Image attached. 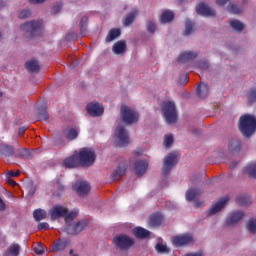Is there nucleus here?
Wrapping results in <instances>:
<instances>
[{"label": "nucleus", "mask_w": 256, "mask_h": 256, "mask_svg": "<svg viewBox=\"0 0 256 256\" xmlns=\"http://www.w3.org/2000/svg\"><path fill=\"white\" fill-rule=\"evenodd\" d=\"M77 215H79V210L74 209L69 212V209L61 205L54 206L50 211L51 219H59L61 217L65 218V221H66L65 231L66 233H68V235H79V233L87 229V225H89L88 220H81L75 224L69 223V221H73L74 219H76Z\"/></svg>", "instance_id": "f257e3e1"}, {"label": "nucleus", "mask_w": 256, "mask_h": 256, "mask_svg": "<svg viewBox=\"0 0 256 256\" xmlns=\"http://www.w3.org/2000/svg\"><path fill=\"white\" fill-rule=\"evenodd\" d=\"M67 247V240L58 239L52 246V250L54 253H59V251H63Z\"/></svg>", "instance_id": "2f4dec72"}, {"label": "nucleus", "mask_w": 256, "mask_h": 256, "mask_svg": "<svg viewBox=\"0 0 256 256\" xmlns=\"http://www.w3.org/2000/svg\"><path fill=\"white\" fill-rule=\"evenodd\" d=\"M25 67L29 73H39V70L41 69L37 60L27 61Z\"/></svg>", "instance_id": "b1692460"}, {"label": "nucleus", "mask_w": 256, "mask_h": 256, "mask_svg": "<svg viewBox=\"0 0 256 256\" xmlns=\"http://www.w3.org/2000/svg\"><path fill=\"white\" fill-rule=\"evenodd\" d=\"M72 253H73V250H70V255H72Z\"/></svg>", "instance_id": "69168bd1"}, {"label": "nucleus", "mask_w": 256, "mask_h": 256, "mask_svg": "<svg viewBox=\"0 0 256 256\" xmlns=\"http://www.w3.org/2000/svg\"><path fill=\"white\" fill-rule=\"evenodd\" d=\"M237 203L241 206L246 205L247 202H245V198L240 197L237 199Z\"/></svg>", "instance_id": "6e6d98bb"}, {"label": "nucleus", "mask_w": 256, "mask_h": 256, "mask_svg": "<svg viewBox=\"0 0 256 256\" xmlns=\"http://www.w3.org/2000/svg\"><path fill=\"white\" fill-rule=\"evenodd\" d=\"M112 51L115 53V55H121L127 51V44L125 41L120 40L113 45Z\"/></svg>", "instance_id": "4be33fe9"}, {"label": "nucleus", "mask_w": 256, "mask_h": 256, "mask_svg": "<svg viewBox=\"0 0 256 256\" xmlns=\"http://www.w3.org/2000/svg\"><path fill=\"white\" fill-rule=\"evenodd\" d=\"M164 145L167 148H169L173 145V135L172 134H168L165 136Z\"/></svg>", "instance_id": "37998d69"}, {"label": "nucleus", "mask_w": 256, "mask_h": 256, "mask_svg": "<svg viewBox=\"0 0 256 256\" xmlns=\"http://www.w3.org/2000/svg\"><path fill=\"white\" fill-rule=\"evenodd\" d=\"M16 157H20V159H24V158H25V154H23V153H18V154L16 155Z\"/></svg>", "instance_id": "e2e57ef3"}, {"label": "nucleus", "mask_w": 256, "mask_h": 256, "mask_svg": "<svg viewBox=\"0 0 256 256\" xmlns=\"http://www.w3.org/2000/svg\"><path fill=\"white\" fill-rule=\"evenodd\" d=\"M113 243L120 251H127L135 245V240L126 234H120L113 238Z\"/></svg>", "instance_id": "423d86ee"}, {"label": "nucleus", "mask_w": 256, "mask_h": 256, "mask_svg": "<svg viewBox=\"0 0 256 256\" xmlns=\"http://www.w3.org/2000/svg\"><path fill=\"white\" fill-rule=\"evenodd\" d=\"M0 155L13 157V155H15V149L9 144H0Z\"/></svg>", "instance_id": "412c9836"}, {"label": "nucleus", "mask_w": 256, "mask_h": 256, "mask_svg": "<svg viewBox=\"0 0 256 256\" xmlns=\"http://www.w3.org/2000/svg\"><path fill=\"white\" fill-rule=\"evenodd\" d=\"M198 67L200 69H209V62H207V61H200L198 63Z\"/></svg>", "instance_id": "8fccbe9b"}, {"label": "nucleus", "mask_w": 256, "mask_h": 256, "mask_svg": "<svg viewBox=\"0 0 256 256\" xmlns=\"http://www.w3.org/2000/svg\"><path fill=\"white\" fill-rule=\"evenodd\" d=\"M33 217L35 221H43V219L47 218V212L43 209H36L33 212Z\"/></svg>", "instance_id": "f704fd0d"}, {"label": "nucleus", "mask_w": 256, "mask_h": 256, "mask_svg": "<svg viewBox=\"0 0 256 256\" xmlns=\"http://www.w3.org/2000/svg\"><path fill=\"white\" fill-rule=\"evenodd\" d=\"M127 172V167L125 166H118L117 169L112 172L111 179L112 181H119L123 175Z\"/></svg>", "instance_id": "393cba45"}, {"label": "nucleus", "mask_w": 256, "mask_h": 256, "mask_svg": "<svg viewBox=\"0 0 256 256\" xmlns=\"http://www.w3.org/2000/svg\"><path fill=\"white\" fill-rule=\"evenodd\" d=\"M201 197V189L191 188L186 192V201H195Z\"/></svg>", "instance_id": "aec40b11"}, {"label": "nucleus", "mask_w": 256, "mask_h": 256, "mask_svg": "<svg viewBox=\"0 0 256 256\" xmlns=\"http://www.w3.org/2000/svg\"><path fill=\"white\" fill-rule=\"evenodd\" d=\"M248 231L250 233H252L253 235H255L256 233V219H250L249 222H248Z\"/></svg>", "instance_id": "79ce46f5"}, {"label": "nucleus", "mask_w": 256, "mask_h": 256, "mask_svg": "<svg viewBox=\"0 0 256 256\" xmlns=\"http://www.w3.org/2000/svg\"><path fill=\"white\" fill-rule=\"evenodd\" d=\"M147 31L148 33H155V31H157V24H155L153 21H148Z\"/></svg>", "instance_id": "c03bdc74"}, {"label": "nucleus", "mask_w": 256, "mask_h": 256, "mask_svg": "<svg viewBox=\"0 0 256 256\" xmlns=\"http://www.w3.org/2000/svg\"><path fill=\"white\" fill-rule=\"evenodd\" d=\"M245 214L243 211H235L232 212L227 218H226V225L229 227L231 225H236V223H239L243 219Z\"/></svg>", "instance_id": "dca6fc26"}, {"label": "nucleus", "mask_w": 256, "mask_h": 256, "mask_svg": "<svg viewBox=\"0 0 256 256\" xmlns=\"http://www.w3.org/2000/svg\"><path fill=\"white\" fill-rule=\"evenodd\" d=\"M249 99H250V101H256V89L250 90Z\"/></svg>", "instance_id": "603ef678"}, {"label": "nucleus", "mask_w": 256, "mask_h": 256, "mask_svg": "<svg viewBox=\"0 0 256 256\" xmlns=\"http://www.w3.org/2000/svg\"><path fill=\"white\" fill-rule=\"evenodd\" d=\"M137 15H139L138 10L131 11L129 14L126 15V17L123 21V25L125 27H129V25H131L133 23V21H135V17H137Z\"/></svg>", "instance_id": "c85d7f7f"}, {"label": "nucleus", "mask_w": 256, "mask_h": 256, "mask_svg": "<svg viewBox=\"0 0 256 256\" xmlns=\"http://www.w3.org/2000/svg\"><path fill=\"white\" fill-rule=\"evenodd\" d=\"M194 27L195 23H193L191 20H186L184 35H191V33H193Z\"/></svg>", "instance_id": "4c0bfd02"}, {"label": "nucleus", "mask_w": 256, "mask_h": 256, "mask_svg": "<svg viewBox=\"0 0 256 256\" xmlns=\"http://www.w3.org/2000/svg\"><path fill=\"white\" fill-rule=\"evenodd\" d=\"M230 167L231 169H235V167H237V162H232Z\"/></svg>", "instance_id": "0e129e2a"}, {"label": "nucleus", "mask_w": 256, "mask_h": 256, "mask_svg": "<svg viewBox=\"0 0 256 256\" xmlns=\"http://www.w3.org/2000/svg\"><path fill=\"white\" fill-rule=\"evenodd\" d=\"M228 149L231 153H239L241 151V140L237 138L232 139L229 142Z\"/></svg>", "instance_id": "a878e982"}, {"label": "nucleus", "mask_w": 256, "mask_h": 256, "mask_svg": "<svg viewBox=\"0 0 256 256\" xmlns=\"http://www.w3.org/2000/svg\"><path fill=\"white\" fill-rule=\"evenodd\" d=\"M79 133L75 128L69 129L66 133V139H69V141H73V139H77Z\"/></svg>", "instance_id": "58836bf2"}, {"label": "nucleus", "mask_w": 256, "mask_h": 256, "mask_svg": "<svg viewBox=\"0 0 256 256\" xmlns=\"http://www.w3.org/2000/svg\"><path fill=\"white\" fill-rule=\"evenodd\" d=\"M157 253H169V249L166 244L158 243L155 246Z\"/></svg>", "instance_id": "a19ab883"}, {"label": "nucleus", "mask_w": 256, "mask_h": 256, "mask_svg": "<svg viewBox=\"0 0 256 256\" xmlns=\"http://www.w3.org/2000/svg\"><path fill=\"white\" fill-rule=\"evenodd\" d=\"M175 19V14L171 10H166L162 12L160 21L161 23H171Z\"/></svg>", "instance_id": "cd10ccee"}, {"label": "nucleus", "mask_w": 256, "mask_h": 256, "mask_svg": "<svg viewBox=\"0 0 256 256\" xmlns=\"http://www.w3.org/2000/svg\"><path fill=\"white\" fill-rule=\"evenodd\" d=\"M73 189L79 197H85L86 195H89V192L91 191V184L87 181L76 182Z\"/></svg>", "instance_id": "9b49d317"}, {"label": "nucleus", "mask_w": 256, "mask_h": 256, "mask_svg": "<svg viewBox=\"0 0 256 256\" xmlns=\"http://www.w3.org/2000/svg\"><path fill=\"white\" fill-rule=\"evenodd\" d=\"M172 243L175 247H185L193 243V236L190 234L176 235L172 238Z\"/></svg>", "instance_id": "9d476101"}, {"label": "nucleus", "mask_w": 256, "mask_h": 256, "mask_svg": "<svg viewBox=\"0 0 256 256\" xmlns=\"http://www.w3.org/2000/svg\"><path fill=\"white\" fill-rule=\"evenodd\" d=\"M239 129L244 137H251L256 131V118L251 114H244L239 119Z\"/></svg>", "instance_id": "f03ea898"}, {"label": "nucleus", "mask_w": 256, "mask_h": 256, "mask_svg": "<svg viewBox=\"0 0 256 256\" xmlns=\"http://www.w3.org/2000/svg\"><path fill=\"white\" fill-rule=\"evenodd\" d=\"M20 174H21V172H19V171L14 172L13 170H9L6 173V177H7V179H11L12 177H19Z\"/></svg>", "instance_id": "09e8293b"}, {"label": "nucleus", "mask_w": 256, "mask_h": 256, "mask_svg": "<svg viewBox=\"0 0 256 256\" xmlns=\"http://www.w3.org/2000/svg\"><path fill=\"white\" fill-rule=\"evenodd\" d=\"M179 159L177 158V153L171 152L164 158V164L162 168L163 175H169L171 173V169L177 165Z\"/></svg>", "instance_id": "6e6552de"}, {"label": "nucleus", "mask_w": 256, "mask_h": 256, "mask_svg": "<svg viewBox=\"0 0 256 256\" xmlns=\"http://www.w3.org/2000/svg\"><path fill=\"white\" fill-rule=\"evenodd\" d=\"M18 17L19 19H27V17H31V10H22Z\"/></svg>", "instance_id": "a18cd8bd"}, {"label": "nucleus", "mask_w": 256, "mask_h": 256, "mask_svg": "<svg viewBox=\"0 0 256 256\" xmlns=\"http://www.w3.org/2000/svg\"><path fill=\"white\" fill-rule=\"evenodd\" d=\"M64 167L68 169H75L81 165L78 154H74L64 159L63 161Z\"/></svg>", "instance_id": "2eb2a0df"}, {"label": "nucleus", "mask_w": 256, "mask_h": 256, "mask_svg": "<svg viewBox=\"0 0 256 256\" xmlns=\"http://www.w3.org/2000/svg\"><path fill=\"white\" fill-rule=\"evenodd\" d=\"M163 223V215L153 214L150 216V226L151 227H160Z\"/></svg>", "instance_id": "7c9ffc66"}, {"label": "nucleus", "mask_w": 256, "mask_h": 256, "mask_svg": "<svg viewBox=\"0 0 256 256\" xmlns=\"http://www.w3.org/2000/svg\"><path fill=\"white\" fill-rule=\"evenodd\" d=\"M77 155H78V159L80 161L81 167H91V165L95 164V161L97 159L95 150L89 147L81 148Z\"/></svg>", "instance_id": "7ed1b4c3"}, {"label": "nucleus", "mask_w": 256, "mask_h": 256, "mask_svg": "<svg viewBox=\"0 0 256 256\" xmlns=\"http://www.w3.org/2000/svg\"><path fill=\"white\" fill-rule=\"evenodd\" d=\"M89 21V18L87 16H83L80 21V33L81 35H85L87 33V23Z\"/></svg>", "instance_id": "e433bc0d"}, {"label": "nucleus", "mask_w": 256, "mask_h": 256, "mask_svg": "<svg viewBox=\"0 0 256 256\" xmlns=\"http://www.w3.org/2000/svg\"><path fill=\"white\" fill-rule=\"evenodd\" d=\"M197 96L199 99H206L209 96V86L205 83H200L197 88Z\"/></svg>", "instance_id": "5701e85b"}, {"label": "nucleus", "mask_w": 256, "mask_h": 256, "mask_svg": "<svg viewBox=\"0 0 256 256\" xmlns=\"http://www.w3.org/2000/svg\"><path fill=\"white\" fill-rule=\"evenodd\" d=\"M133 235L136 239H147L151 235V232L143 227H136L133 229Z\"/></svg>", "instance_id": "6ab92c4d"}, {"label": "nucleus", "mask_w": 256, "mask_h": 256, "mask_svg": "<svg viewBox=\"0 0 256 256\" xmlns=\"http://www.w3.org/2000/svg\"><path fill=\"white\" fill-rule=\"evenodd\" d=\"M41 27H43L42 21H30L21 25V29L26 33H30L31 37L41 35Z\"/></svg>", "instance_id": "0eeeda50"}, {"label": "nucleus", "mask_w": 256, "mask_h": 256, "mask_svg": "<svg viewBox=\"0 0 256 256\" xmlns=\"http://www.w3.org/2000/svg\"><path fill=\"white\" fill-rule=\"evenodd\" d=\"M188 81H189V75H186L183 84L187 85Z\"/></svg>", "instance_id": "680f3d73"}, {"label": "nucleus", "mask_w": 256, "mask_h": 256, "mask_svg": "<svg viewBox=\"0 0 256 256\" xmlns=\"http://www.w3.org/2000/svg\"><path fill=\"white\" fill-rule=\"evenodd\" d=\"M87 113L90 114L91 117H101L103 113L105 112V108H103V105L95 102V103H89L86 107Z\"/></svg>", "instance_id": "f8f14e48"}, {"label": "nucleus", "mask_w": 256, "mask_h": 256, "mask_svg": "<svg viewBox=\"0 0 256 256\" xmlns=\"http://www.w3.org/2000/svg\"><path fill=\"white\" fill-rule=\"evenodd\" d=\"M229 3V0H216V4L219 5V7H223V5H227Z\"/></svg>", "instance_id": "864d4df0"}, {"label": "nucleus", "mask_w": 256, "mask_h": 256, "mask_svg": "<svg viewBox=\"0 0 256 256\" xmlns=\"http://www.w3.org/2000/svg\"><path fill=\"white\" fill-rule=\"evenodd\" d=\"M196 12L202 17H215V15L217 14L214 9H211V7L203 2H200L196 6Z\"/></svg>", "instance_id": "ddd939ff"}, {"label": "nucleus", "mask_w": 256, "mask_h": 256, "mask_svg": "<svg viewBox=\"0 0 256 256\" xmlns=\"http://www.w3.org/2000/svg\"><path fill=\"white\" fill-rule=\"evenodd\" d=\"M21 151H27V149H23V148H22Z\"/></svg>", "instance_id": "338daca9"}, {"label": "nucleus", "mask_w": 256, "mask_h": 256, "mask_svg": "<svg viewBox=\"0 0 256 256\" xmlns=\"http://www.w3.org/2000/svg\"><path fill=\"white\" fill-rule=\"evenodd\" d=\"M37 118L39 121H47L49 119V113H47V106L43 105L38 109Z\"/></svg>", "instance_id": "72a5a7b5"}, {"label": "nucleus", "mask_w": 256, "mask_h": 256, "mask_svg": "<svg viewBox=\"0 0 256 256\" xmlns=\"http://www.w3.org/2000/svg\"><path fill=\"white\" fill-rule=\"evenodd\" d=\"M29 3H32V5H37L39 3H45V0H29Z\"/></svg>", "instance_id": "4d7b16f0"}, {"label": "nucleus", "mask_w": 256, "mask_h": 256, "mask_svg": "<svg viewBox=\"0 0 256 256\" xmlns=\"http://www.w3.org/2000/svg\"><path fill=\"white\" fill-rule=\"evenodd\" d=\"M230 25L234 31L241 33L245 29V25L239 20H230Z\"/></svg>", "instance_id": "c9c22d12"}, {"label": "nucleus", "mask_w": 256, "mask_h": 256, "mask_svg": "<svg viewBox=\"0 0 256 256\" xmlns=\"http://www.w3.org/2000/svg\"><path fill=\"white\" fill-rule=\"evenodd\" d=\"M34 253H36V255H43V253H45V248L42 244H38L34 247Z\"/></svg>", "instance_id": "49530a36"}, {"label": "nucleus", "mask_w": 256, "mask_h": 256, "mask_svg": "<svg viewBox=\"0 0 256 256\" xmlns=\"http://www.w3.org/2000/svg\"><path fill=\"white\" fill-rule=\"evenodd\" d=\"M227 9L232 15H239V13L242 12L241 8L237 7L235 4H229Z\"/></svg>", "instance_id": "ea45409f"}, {"label": "nucleus", "mask_w": 256, "mask_h": 256, "mask_svg": "<svg viewBox=\"0 0 256 256\" xmlns=\"http://www.w3.org/2000/svg\"><path fill=\"white\" fill-rule=\"evenodd\" d=\"M162 113L168 125H172V123H177V107L175 106V102H163Z\"/></svg>", "instance_id": "20e7f679"}, {"label": "nucleus", "mask_w": 256, "mask_h": 256, "mask_svg": "<svg viewBox=\"0 0 256 256\" xmlns=\"http://www.w3.org/2000/svg\"><path fill=\"white\" fill-rule=\"evenodd\" d=\"M129 145V133L123 126L116 128V147H127Z\"/></svg>", "instance_id": "1a4fd4ad"}, {"label": "nucleus", "mask_w": 256, "mask_h": 256, "mask_svg": "<svg viewBox=\"0 0 256 256\" xmlns=\"http://www.w3.org/2000/svg\"><path fill=\"white\" fill-rule=\"evenodd\" d=\"M73 256H77V254H74Z\"/></svg>", "instance_id": "774afa93"}, {"label": "nucleus", "mask_w": 256, "mask_h": 256, "mask_svg": "<svg viewBox=\"0 0 256 256\" xmlns=\"http://www.w3.org/2000/svg\"><path fill=\"white\" fill-rule=\"evenodd\" d=\"M0 211H5V202L0 198Z\"/></svg>", "instance_id": "bf43d9fd"}, {"label": "nucleus", "mask_w": 256, "mask_h": 256, "mask_svg": "<svg viewBox=\"0 0 256 256\" xmlns=\"http://www.w3.org/2000/svg\"><path fill=\"white\" fill-rule=\"evenodd\" d=\"M7 183L9 185H12V187H15V185H17V182H15V180L11 179V178H8L7 179Z\"/></svg>", "instance_id": "13d9d810"}, {"label": "nucleus", "mask_w": 256, "mask_h": 256, "mask_svg": "<svg viewBox=\"0 0 256 256\" xmlns=\"http://www.w3.org/2000/svg\"><path fill=\"white\" fill-rule=\"evenodd\" d=\"M120 115L123 123L126 125H133V123H137V121H139V113L126 105L121 106Z\"/></svg>", "instance_id": "39448f33"}, {"label": "nucleus", "mask_w": 256, "mask_h": 256, "mask_svg": "<svg viewBox=\"0 0 256 256\" xmlns=\"http://www.w3.org/2000/svg\"><path fill=\"white\" fill-rule=\"evenodd\" d=\"M61 9H63V3L60 2V3L56 4V5H54V6L52 7V13H53V15L59 13V11H61Z\"/></svg>", "instance_id": "de8ad7c7"}, {"label": "nucleus", "mask_w": 256, "mask_h": 256, "mask_svg": "<svg viewBox=\"0 0 256 256\" xmlns=\"http://www.w3.org/2000/svg\"><path fill=\"white\" fill-rule=\"evenodd\" d=\"M149 168V163L147 160H138L134 163L135 173L138 177H142L147 173V169Z\"/></svg>", "instance_id": "4468645a"}, {"label": "nucleus", "mask_w": 256, "mask_h": 256, "mask_svg": "<svg viewBox=\"0 0 256 256\" xmlns=\"http://www.w3.org/2000/svg\"><path fill=\"white\" fill-rule=\"evenodd\" d=\"M27 129H29V127H27V126L20 127L18 130L19 135H23L25 133V131H27Z\"/></svg>", "instance_id": "5fc2aeb1"}, {"label": "nucleus", "mask_w": 256, "mask_h": 256, "mask_svg": "<svg viewBox=\"0 0 256 256\" xmlns=\"http://www.w3.org/2000/svg\"><path fill=\"white\" fill-rule=\"evenodd\" d=\"M120 36H121V29L119 28L111 29L108 35L106 36V43H111V41H115V39H117V37H120Z\"/></svg>", "instance_id": "c756f323"}, {"label": "nucleus", "mask_w": 256, "mask_h": 256, "mask_svg": "<svg viewBox=\"0 0 256 256\" xmlns=\"http://www.w3.org/2000/svg\"><path fill=\"white\" fill-rule=\"evenodd\" d=\"M197 52H183L178 57V63H189V61H193V59H196Z\"/></svg>", "instance_id": "a211bd4d"}, {"label": "nucleus", "mask_w": 256, "mask_h": 256, "mask_svg": "<svg viewBox=\"0 0 256 256\" xmlns=\"http://www.w3.org/2000/svg\"><path fill=\"white\" fill-rule=\"evenodd\" d=\"M226 203H229V197L225 196L220 201L216 202L209 210L208 216L215 215V213H219L221 209L225 206Z\"/></svg>", "instance_id": "f3484780"}, {"label": "nucleus", "mask_w": 256, "mask_h": 256, "mask_svg": "<svg viewBox=\"0 0 256 256\" xmlns=\"http://www.w3.org/2000/svg\"><path fill=\"white\" fill-rule=\"evenodd\" d=\"M43 229H49V223L42 222L38 224V230L43 231Z\"/></svg>", "instance_id": "3c124183"}, {"label": "nucleus", "mask_w": 256, "mask_h": 256, "mask_svg": "<svg viewBox=\"0 0 256 256\" xmlns=\"http://www.w3.org/2000/svg\"><path fill=\"white\" fill-rule=\"evenodd\" d=\"M21 252V246L19 244H11L5 251L7 256H19Z\"/></svg>", "instance_id": "bb28decb"}, {"label": "nucleus", "mask_w": 256, "mask_h": 256, "mask_svg": "<svg viewBox=\"0 0 256 256\" xmlns=\"http://www.w3.org/2000/svg\"><path fill=\"white\" fill-rule=\"evenodd\" d=\"M203 205H205L203 202H195L194 203V207H196V208L203 207Z\"/></svg>", "instance_id": "052dcab7"}, {"label": "nucleus", "mask_w": 256, "mask_h": 256, "mask_svg": "<svg viewBox=\"0 0 256 256\" xmlns=\"http://www.w3.org/2000/svg\"><path fill=\"white\" fill-rule=\"evenodd\" d=\"M245 172L250 179H256V162H251L245 167Z\"/></svg>", "instance_id": "473e14b6"}]
</instances>
